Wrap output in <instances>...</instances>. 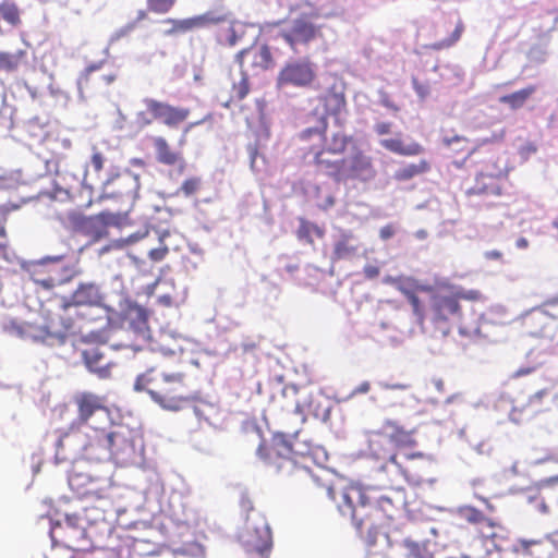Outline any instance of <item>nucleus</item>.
Here are the masks:
<instances>
[{
	"instance_id": "42",
	"label": "nucleus",
	"mask_w": 558,
	"mask_h": 558,
	"mask_svg": "<svg viewBox=\"0 0 558 558\" xmlns=\"http://www.w3.org/2000/svg\"><path fill=\"white\" fill-rule=\"evenodd\" d=\"M178 0H146L147 10L150 13L165 15L175 5Z\"/></svg>"
},
{
	"instance_id": "12",
	"label": "nucleus",
	"mask_w": 558,
	"mask_h": 558,
	"mask_svg": "<svg viewBox=\"0 0 558 558\" xmlns=\"http://www.w3.org/2000/svg\"><path fill=\"white\" fill-rule=\"evenodd\" d=\"M149 116L170 129H177L180 124L184 123L191 110L186 107L173 106L166 101H160L154 98H145L143 100Z\"/></svg>"
},
{
	"instance_id": "55",
	"label": "nucleus",
	"mask_w": 558,
	"mask_h": 558,
	"mask_svg": "<svg viewBox=\"0 0 558 558\" xmlns=\"http://www.w3.org/2000/svg\"><path fill=\"white\" fill-rule=\"evenodd\" d=\"M60 161H61V157H52L50 159H47L45 161V163H46V172L48 174L58 173Z\"/></svg>"
},
{
	"instance_id": "19",
	"label": "nucleus",
	"mask_w": 558,
	"mask_h": 558,
	"mask_svg": "<svg viewBox=\"0 0 558 558\" xmlns=\"http://www.w3.org/2000/svg\"><path fill=\"white\" fill-rule=\"evenodd\" d=\"M504 177L500 173L480 172L475 177L474 184L465 189L466 196L490 197L500 196L504 191Z\"/></svg>"
},
{
	"instance_id": "44",
	"label": "nucleus",
	"mask_w": 558,
	"mask_h": 558,
	"mask_svg": "<svg viewBox=\"0 0 558 558\" xmlns=\"http://www.w3.org/2000/svg\"><path fill=\"white\" fill-rule=\"evenodd\" d=\"M417 294L418 293H414L411 296L407 298V300L411 304L413 314L416 317L417 322L420 324H423V322L425 319V307H424L423 303L421 302Z\"/></svg>"
},
{
	"instance_id": "13",
	"label": "nucleus",
	"mask_w": 558,
	"mask_h": 558,
	"mask_svg": "<svg viewBox=\"0 0 558 558\" xmlns=\"http://www.w3.org/2000/svg\"><path fill=\"white\" fill-rule=\"evenodd\" d=\"M227 21L226 14H218L215 11H207L203 14L194 15L186 19H166L163 23L170 24L171 27L165 31L166 36H174L186 34L211 25H218Z\"/></svg>"
},
{
	"instance_id": "18",
	"label": "nucleus",
	"mask_w": 558,
	"mask_h": 558,
	"mask_svg": "<svg viewBox=\"0 0 558 558\" xmlns=\"http://www.w3.org/2000/svg\"><path fill=\"white\" fill-rule=\"evenodd\" d=\"M343 175L336 178V182L347 181L349 179H366L374 174L372 158L357 147L350 157L344 158Z\"/></svg>"
},
{
	"instance_id": "34",
	"label": "nucleus",
	"mask_w": 558,
	"mask_h": 558,
	"mask_svg": "<svg viewBox=\"0 0 558 558\" xmlns=\"http://www.w3.org/2000/svg\"><path fill=\"white\" fill-rule=\"evenodd\" d=\"M26 51L23 49L15 52L0 51V71L14 72L24 62Z\"/></svg>"
},
{
	"instance_id": "24",
	"label": "nucleus",
	"mask_w": 558,
	"mask_h": 558,
	"mask_svg": "<svg viewBox=\"0 0 558 558\" xmlns=\"http://www.w3.org/2000/svg\"><path fill=\"white\" fill-rule=\"evenodd\" d=\"M442 144L449 149L450 157L454 158L453 163L458 168H461L464 161L476 150L471 141L464 136H445Z\"/></svg>"
},
{
	"instance_id": "41",
	"label": "nucleus",
	"mask_w": 558,
	"mask_h": 558,
	"mask_svg": "<svg viewBox=\"0 0 558 558\" xmlns=\"http://www.w3.org/2000/svg\"><path fill=\"white\" fill-rule=\"evenodd\" d=\"M87 68H93V76L95 77L100 90L104 87H108L111 85L114 80L117 78V75L113 71L105 72L104 71V62H97L88 65Z\"/></svg>"
},
{
	"instance_id": "32",
	"label": "nucleus",
	"mask_w": 558,
	"mask_h": 558,
	"mask_svg": "<svg viewBox=\"0 0 558 558\" xmlns=\"http://www.w3.org/2000/svg\"><path fill=\"white\" fill-rule=\"evenodd\" d=\"M430 170V163L426 159H421L418 162L407 163L400 167L393 173V179L399 182H407L415 177L427 173Z\"/></svg>"
},
{
	"instance_id": "54",
	"label": "nucleus",
	"mask_w": 558,
	"mask_h": 558,
	"mask_svg": "<svg viewBox=\"0 0 558 558\" xmlns=\"http://www.w3.org/2000/svg\"><path fill=\"white\" fill-rule=\"evenodd\" d=\"M148 114L149 112L147 110L140 111L136 113V122L141 128L148 126L153 123V121H155V119H153V117H149Z\"/></svg>"
},
{
	"instance_id": "50",
	"label": "nucleus",
	"mask_w": 558,
	"mask_h": 558,
	"mask_svg": "<svg viewBox=\"0 0 558 558\" xmlns=\"http://www.w3.org/2000/svg\"><path fill=\"white\" fill-rule=\"evenodd\" d=\"M211 118H213L211 113H208V114H206L202 120L196 121V122L189 123V124L184 128V130H183V133H182V135H181V137H180V140H179V144H180V145H183V144L186 142V135H187V133H189V132H190L194 126L199 125V124H202V123H204V122H206V121H209V120H211Z\"/></svg>"
},
{
	"instance_id": "6",
	"label": "nucleus",
	"mask_w": 558,
	"mask_h": 558,
	"mask_svg": "<svg viewBox=\"0 0 558 558\" xmlns=\"http://www.w3.org/2000/svg\"><path fill=\"white\" fill-rule=\"evenodd\" d=\"M80 307L104 308L105 295L98 284L82 282L70 296L62 299L59 313L47 318L43 326L47 337L64 339L74 335L77 330V317Z\"/></svg>"
},
{
	"instance_id": "3",
	"label": "nucleus",
	"mask_w": 558,
	"mask_h": 558,
	"mask_svg": "<svg viewBox=\"0 0 558 558\" xmlns=\"http://www.w3.org/2000/svg\"><path fill=\"white\" fill-rule=\"evenodd\" d=\"M258 457L274 472L281 475L291 484H302L312 488H323L326 495L335 500V492L330 485L320 482L314 475L306 462L310 459L306 454H299L284 434H275L270 441H263L257 449Z\"/></svg>"
},
{
	"instance_id": "43",
	"label": "nucleus",
	"mask_w": 558,
	"mask_h": 558,
	"mask_svg": "<svg viewBox=\"0 0 558 558\" xmlns=\"http://www.w3.org/2000/svg\"><path fill=\"white\" fill-rule=\"evenodd\" d=\"M201 185H202V181L199 178H197V177L187 178L182 182L180 192L184 196H191V195L195 194L201 189Z\"/></svg>"
},
{
	"instance_id": "33",
	"label": "nucleus",
	"mask_w": 558,
	"mask_h": 558,
	"mask_svg": "<svg viewBox=\"0 0 558 558\" xmlns=\"http://www.w3.org/2000/svg\"><path fill=\"white\" fill-rule=\"evenodd\" d=\"M536 92V86L529 85L520 90L513 92L500 97L499 101L517 110L526 102V100Z\"/></svg>"
},
{
	"instance_id": "9",
	"label": "nucleus",
	"mask_w": 558,
	"mask_h": 558,
	"mask_svg": "<svg viewBox=\"0 0 558 558\" xmlns=\"http://www.w3.org/2000/svg\"><path fill=\"white\" fill-rule=\"evenodd\" d=\"M281 38L296 51L298 46H307L322 37V27L314 24L307 14L294 19L290 26L280 32Z\"/></svg>"
},
{
	"instance_id": "61",
	"label": "nucleus",
	"mask_w": 558,
	"mask_h": 558,
	"mask_svg": "<svg viewBox=\"0 0 558 558\" xmlns=\"http://www.w3.org/2000/svg\"><path fill=\"white\" fill-rule=\"evenodd\" d=\"M484 256L488 260H501L502 259V253L498 250L487 251V252H485Z\"/></svg>"
},
{
	"instance_id": "8",
	"label": "nucleus",
	"mask_w": 558,
	"mask_h": 558,
	"mask_svg": "<svg viewBox=\"0 0 558 558\" xmlns=\"http://www.w3.org/2000/svg\"><path fill=\"white\" fill-rule=\"evenodd\" d=\"M316 65L310 58H301L287 62L278 73V86L308 88L316 81Z\"/></svg>"
},
{
	"instance_id": "48",
	"label": "nucleus",
	"mask_w": 558,
	"mask_h": 558,
	"mask_svg": "<svg viewBox=\"0 0 558 558\" xmlns=\"http://www.w3.org/2000/svg\"><path fill=\"white\" fill-rule=\"evenodd\" d=\"M412 86L420 99L424 100L430 94V87L427 83L420 82L416 77L412 78Z\"/></svg>"
},
{
	"instance_id": "51",
	"label": "nucleus",
	"mask_w": 558,
	"mask_h": 558,
	"mask_svg": "<svg viewBox=\"0 0 558 558\" xmlns=\"http://www.w3.org/2000/svg\"><path fill=\"white\" fill-rule=\"evenodd\" d=\"M168 253V246L161 245L159 247L150 250L148 256L153 262H160L167 256Z\"/></svg>"
},
{
	"instance_id": "5",
	"label": "nucleus",
	"mask_w": 558,
	"mask_h": 558,
	"mask_svg": "<svg viewBox=\"0 0 558 558\" xmlns=\"http://www.w3.org/2000/svg\"><path fill=\"white\" fill-rule=\"evenodd\" d=\"M327 123L322 128H307L300 133V138L310 142L314 137L319 144H312L307 154L313 157L312 162L319 174L327 175L336 181V178L343 175L344 154L351 143L354 142L351 135L342 131L333 132L330 136L326 134Z\"/></svg>"
},
{
	"instance_id": "56",
	"label": "nucleus",
	"mask_w": 558,
	"mask_h": 558,
	"mask_svg": "<svg viewBox=\"0 0 558 558\" xmlns=\"http://www.w3.org/2000/svg\"><path fill=\"white\" fill-rule=\"evenodd\" d=\"M396 233V229L393 227V225H386L384 227L380 228L379 230V236L381 240H389L390 238H392Z\"/></svg>"
},
{
	"instance_id": "27",
	"label": "nucleus",
	"mask_w": 558,
	"mask_h": 558,
	"mask_svg": "<svg viewBox=\"0 0 558 558\" xmlns=\"http://www.w3.org/2000/svg\"><path fill=\"white\" fill-rule=\"evenodd\" d=\"M513 553L520 558H544L547 548L542 539H519L513 547Z\"/></svg>"
},
{
	"instance_id": "38",
	"label": "nucleus",
	"mask_w": 558,
	"mask_h": 558,
	"mask_svg": "<svg viewBox=\"0 0 558 558\" xmlns=\"http://www.w3.org/2000/svg\"><path fill=\"white\" fill-rule=\"evenodd\" d=\"M0 16L11 26H19L22 22L17 4L10 0L0 3Z\"/></svg>"
},
{
	"instance_id": "62",
	"label": "nucleus",
	"mask_w": 558,
	"mask_h": 558,
	"mask_svg": "<svg viewBox=\"0 0 558 558\" xmlns=\"http://www.w3.org/2000/svg\"><path fill=\"white\" fill-rule=\"evenodd\" d=\"M384 387L390 390H407L411 386L404 383L385 384Z\"/></svg>"
},
{
	"instance_id": "7",
	"label": "nucleus",
	"mask_w": 558,
	"mask_h": 558,
	"mask_svg": "<svg viewBox=\"0 0 558 558\" xmlns=\"http://www.w3.org/2000/svg\"><path fill=\"white\" fill-rule=\"evenodd\" d=\"M429 320L435 332L440 336H448L461 318V306L457 302V296L451 292L436 291L429 292Z\"/></svg>"
},
{
	"instance_id": "63",
	"label": "nucleus",
	"mask_w": 558,
	"mask_h": 558,
	"mask_svg": "<svg viewBox=\"0 0 558 558\" xmlns=\"http://www.w3.org/2000/svg\"><path fill=\"white\" fill-rule=\"evenodd\" d=\"M369 389L371 384L368 381H363L357 387H355L354 393H367Z\"/></svg>"
},
{
	"instance_id": "39",
	"label": "nucleus",
	"mask_w": 558,
	"mask_h": 558,
	"mask_svg": "<svg viewBox=\"0 0 558 558\" xmlns=\"http://www.w3.org/2000/svg\"><path fill=\"white\" fill-rule=\"evenodd\" d=\"M250 93L248 77L245 73L242 74L238 83H233L232 93L230 98L223 104L226 108H229L232 102L243 100Z\"/></svg>"
},
{
	"instance_id": "20",
	"label": "nucleus",
	"mask_w": 558,
	"mask_h": 558,
	"mask_svg": "<svg viewBox=\"0 0 558 558\" xmlns=\"http://www.w3.org/2000/svg\"><path fill=\"white\" fill-rule=\"evenodd\" d=\"M236 60L241 68L247 61L248 65L255 71H265L274 65V58L267 45L251 46L242 49L238 52Z\"/></svg>"
},
{
	"instance_id": "29",
	"label": "nucleus",
	"mask_w": 558,
	"mask_h": 558,
	"mask_svg": "<svg viewBox=\"0 0 558 558\" xmlns=\"http://www.w3.org/2000/svg\"><path fill=\"white\" fill-rule=\"evenodd\" d=\"M122 318L136 331L143 332L147 328V313L137 304H128L122 312Z\"/></svg>"
},
{
	"instance_id": "46",
	"label": "nucleus",
	"mask_w": 558,
	"mask_h": 558,
	"mask_svg": "<svg viewBox=\"0 0 558 558\" xmlns=\"http://www.w3.org/2000/svg\"><path fill=\"white\" fill-rule=\"evenodd\" d=\"M452 295L457 296V302L459 303L460 300H468V301H481L483 299V294L480 290H458L456 292H451Z\"/></svg>"
},
{
	"instance_id": "47",
	"label": "nucleus",
	"mask_w": 558,
	"mask_h": 558,
	"mask_svg": "<svg viewBox=\"0 0 558 558\" xmlns=\"http://www.w3.org/2000/svg\"><path fill=\"white\" fill-rule=\"evenodd\" d=\"M106 161L105 155L98 150L96 147L93 148V154L90 157V166L93 167L95 172H100L104 169Z\"/></svg>"
},
{
	"instance_id": "58",
	"label": "nucleus",
	"mask_w": 558,
	"mask_h": 558,
	"mask_svg": "<svg viewBox=\"0 0 558 558\" xmlns=\"http://www.w3.org/2000/svg\"><path fill=\"white\" fill-rule=\"evenodd\" d=\"M375 131L378 135L389 134L391 131V123L390 122H379L375 125Z\"/></svg>"
},
{
	"instance_id": "40",
	"label": "nucleus",
	"mask_w": 558,
	"mask_h": 558,
	"mask_svg": "<svg viewBox=\"0 0 558 558\" xmlns=\"http://www.w3.org/2000/svg\"><path fill=\"white\" fill-rule=\"evenodd\" d=\"M96 504L84 508L86 519L94 522L105 520V514L110 507L109 499L104 497H98Z\"/></svg>"
},
{
	"instance_id": "37",
	"label": "nucleus",
	"mask_w": 558,
	"mask_h": 558,
	"mask_svg": "<svg viewBox=\"0 0 558 558\" xmlns=\"http://www.w3.org/2000/svg\"><path fill=\"white\" fill-rule=\"evenodd\" d=\"M324 233V230L317 225H314L304 218H300V226L296 231L299 240L305 241L308 244H313L314 240L312 238V234H315L317 238H323Z\"/></svg>"
},
{
	"instance_id": "36",
	"label": "nucleus",
	"mask_w": 558,
	"mask_h": 558,
	"mask_svg": "<svg viewBox=\"0 0 558 558\" xmlns=\"http://www.w3.org/2000/svg\"><path fill=\"white\" fill-rule=\"evenodd\" d=\"M77 87L82 97H88L100 90L95 77L93 76V68H85L77 80Z\"/></svg>"
},
{
	"instance_id": "21",
	"label": "nucleus",
	"mask_w": 558,
	"mask_h": 558,
	"mask_svg": "<svg viewBox=\"0 0 558 558\" xmlns=\"http://www.w3.org/2000/svg\"><path fill=\"white\" fill-rule=\"evenodd\" d=\"M82 357L87 369L99 379H108L111 377L112 367L116 364L104 354L100 347L92 345L84 349L82 351Z\"/></svg>"
},
{
	"instance_id": "2",
	"label": "nucleus",
	"mask_w": 558,
	"mask_h": 558,
	"mask_svg": "<svg viewBox=\"0 0 558 558\" xmlns=\"http://www.w3.org/2000/svg\"><path fill=\"white\" fill-rule=\"evenodd\" d=\"M192 364L198 367L193 361L173 367L170 359H162L136 376L133 389L146 392L161 409L178 412L195 398L197 375L187 371Z\"/></svg>"
},
{
	"instance_id": "45",
	"label": "nucleus",
	"mask_w": 558,
	"mask_h": 558,
	"mask_svg": "<svg viewBox=\"0 0 558 558\" xmlns=\"http://www.w3.org/2000/svg\"><path fill=\"white\" fill-rule=\"evenodd\" d=\"M240 508L245 513V523L254 520V512H257L254 508L252 498L247 494H242L240 497Z\"/></svg>"
},
{
	"instance_id": "64",
	"label": "nucleus",
	"mask_w": 558,
	"mask_h": 558,
	"mask_svg": "<svg viewBox=\"0 0 558 558\" xmlns=\"http://www.w3.org/2000/svg\"><path fill=\"white\" fill-rule=\"evenodd\" d=\"M12 184L13 180L3 175L2 170L0 169V187H11Z\"/></svg>"
},
{
	"instance_id": "4",
	"label": "nucleus",
	"mask_w": 558,
	"mask_h": 558,
	"mask_svg": "<svg viewBox=\"0 0 558 558\" xmlns=\"http://www.w3.org/2000/svg\"><path fill=\"white\" fill-rule=\"evenodd\" d=\"M415 446L413 432L392 421L384 422L378 430L372 432L368 440L371 456L383 461L380 468L386 470L388 464H393L405 477L409 476V471L399 461V457L405 460L427 458L422 451H411Z\"/></svg>"
},
{
	"instance_id": "57",
	"label": "nucleus",
	"mask_w": 558,
	"mask_h": 558,
	"mask_svg": "<svg viewBox=\"0 0 558 558\" xmlns=\"http://www.w3.org/2000/svg\"><path fill=\"white\" fill-rule=\"evenodd\" d=\"M363 271L368 279H374L379 276V268L375 265H366Z\"/></svg>"
},
{
	"instance_id": "10",
	"label": "nucleus",
	"mask_w": 558,
	"mask_h": 558,
	"mask_svg": "<svg viewBox=\"0 0 558 558\" xmlns=\"http://www.w3.org/2000/svg\"><path fill=\"white\" fill-rule=\"evenodd\" d=\"M25 271L35 284L46 291H51L70 281V277L63 276L60 266L46 259L28 264Z\"/></svg>"
},
{
	"instance_id": "49",
	"label": "nucleus",
	"mask_w": 558,
	"mask_h": 558,
	"mask_svg": "<svg viewBox=\"0 0 558 558\" xmlns=\"http://www.w3.org/2000/svg\"><path fill=\"white\" fill-rule=\"evenodd\" d=\"M354 253V248L348 244L347 240H341L335 245V255L337 258H343Z\"/></svg>"
},
{
	"instance_id": "26",
	"label": "nucleus",
	"mask_w": 558,
	"mask_h": 558,
	"mask_svg": "<svg viewBox=\"0 0 558 558\" xmlns=\"http://www.w3.org/2000/svg\"><path fill=\"white\" fill-rule=\"evenodd\" d=\"M384 282L395 287L405 298H409L412 294L420 293V292H425V293L434 292V288L432 286L421 284L416 279H414L412 277L388 276L384 279Z\"/></svg>"
},
{
	"instance_id": "1",
	"label": "nucleus",
	"mask_w": 558,
	"mask_h": 558,
	"mask_svg": "<svg viewBox=\"0 0 558 558\" xmlns=\"http://www.w3.org/2000/svg\"><path fill=\"white\" fill-rule=\"evenodd\" d=\"M404 501L403 488H391L379 496L376 501H371L365 489L351 484L342 489L338 509L342 515L350 518L359 535L373 545L379 529L393 519Z\"/></svg>"
},
{
	"instance_id": "16",
	"label": "nucleus",
	"mask_w": 558,
	"mask_h": 558,
	"mask_svg": "<svg viewBox=\"0 0 558 558\" xmlns=\"http://www.w3.org/2000/svg\"><path fill=\"white\" fill-rule=\"evenodd\" d=\"M345 90L344 81L333 75L332 82L318 98L326 116L338 117L347 110Z\"/></svg>"
},
{
	"instance_id": "17",
	"label": "nucleus",
	"mask_w": 558,
	"mask_h": 558,
	"mask_svg": "<svg viewBox=\"0 0 558 558\" xmlns=\"http://www.w3.org/2000/svg\"><path fill=\"white\" fill-rule=\"evenodd\" d=\"M73 404L76 407L77 420L85 424L98 412H108L107 398L92 391H81L74 395Z\"/></svg>"
},
{
	"instance_id": "11",
	"label": "nucleus",
	"mask_w": 558,
	"mask_h": 558,
	"mask_svg": "<svg viewBox=\"0 0 558 558\" xmlns=\"http://www.w3.org/2000/svg\"><path fill=\"white\" fill-rule=\"evenodd\" d=\"M458 515L465 522L477 527L482 537L496 542L499 532L505 531L500 520L490 517L477 508L465 505L458 508Z\"/></svg>"
},
{
	"instance_id": "28",
	"label": "nucleus",
	"mask_w": 558,
	"mask_h": 558,
	"mask_svg": "<svg viewBox=\"0 0 558 558\" xmlns=\"http://www.w3.org/2000/svg\"><path fill=\"white\" fill-rule=\"evenodd\" d=\"M403 558H435L428 541H414L407 537L401 543Z\"/></svg>"
},
{
	"instance_id": "60",
	"label": "nucleus",
	"mask_w": 558,
	"mask_h": 558,
	"mask_svg": "<svg viewBox=\"0 0 558 558\" xmlns=\"http://www.w3.org/2000/svg\"><path fill=\"white\" fill-rule=\"evenodd\" d=\"M477 499L481 500L485 506V513L494 517V513L496 512V507L485 497L477 496Z\"/></svg>"
},
{
	"instance_id": "23",
	"label": "nucleus",
	"mask_w": 558,
	"mask_h": 558,
	"mask_svg": "<svg viewBox=\"0 0 558 558\" xmlns=\"http://www.w3.org/2000/svg\"><path fill=\"white\" fill-rule=\"evenodd\" d=\"M114 434L104 429H95L84 446V456L92 461H100L111 451Z\"/></svg>"
},
{
	"instance_id": "59",
	"label": "nucleus",
	"mask_w": 558,
	"mask_h": 558,
	"mask_svg": "<svg viewBox=\"0 0 558 558\" xmlns=\"http://www.w3.org/2000/svg\"><path fill=\"white\" fill-rule=\"evenodd\" d=\"M20 208L19 204L8 203V204H1L0 205V215L5 218V216Z\"/></svg>"
},
{
	"instance_id": "14",
	"label": "nucleus",
	"mask_w": 558,
	"mask_h": 558,
	"mask_svg": "<svg viewBox=\"0 0 558 558\" xmlns=\"http://www.w3.org/2000/svg\"><path fill=\"white\" fill-rule=\"evenodd\" d=\"M119 216L102 211L94 216H80L74 220L75 229L92 242H98L108 235V228L117 225Z\"/></svg>"
},
{
	"instance_id": "35",
	"label": "nucleus",
	"mask_w": 558,
	"mask_h": 558,
	"mask_svg": "<svg viewBox=\"0 0 558 558\" xmlns=\"http://www.w3.org/2000/svg\"><path fill=\"white\" fill-rule=\"evenodd\" d=\"M464 29V23L462 22V20H458L449 37L435 41L428 45L427 48L434 51L450 49L461 39Z\"/></svg>"
},
{
	"instance_id": "22",
	"label": "nucleus",
	"mask_w": 558,
	"mask_h": 558,
	"mask_svg": "<svg viewBox=\"0 0 558 558\" xmlns=\"http://www.w3.org/2000/svg\"><path fill=\"white\" fill-rule=\"evenodd\" d=\"M153 146L155 150L156 160L163 166L178 167L180 172H183L186 168V161L183 153L175 150L166 137L158 135L154 136Z\"/></svg>"
},
{
	"instance_id": "52",
	"label": "nucleus",
	"mask_w": 558,
	"mask_h": 558,
	"mask_svg": "<svg viewBox=\"0 0 558 558\" xmlns=\"http://www.w3.org/2000/svg\"><path fill=\"white\" fill-rule=\"evenodd\" d=\"M48 196L54 201H65L70 197V191L64 187L56 186L51 192L48 193Z\"/></svg>"
},
{
	"instance_id": "53",
	"label": "nucleus",
	"mask_w": 558,
	"mask_h": 558,
	"mask_svg": "<svg viewBox=\"0 0 558 558\" xmlns=\"http://www.w3.org/2000/svg\"><path fill=\"white\" fill-rule=\"evenodd\" d=\"M148 10H138L137 11V14H136V19L134 22L132 23H129L128 25L124 26L123 28V32L124 33H129V32H132L136 26H137V23H140L141 21H144L148 17Z\"/></svg>"
},
{
	"instance_id": "31",
	"label": "nucleus",
	"mask_w": 558,
	"mask_h": 558,
	"mask_svg": "<svg viewBox=\"0 0 558 558\" xmlns=\"http://www.w3.org/2000/svg\"><path fill=\"white\" fill-rule=\"evenodd\" d=\"M380 145L397 155L400 156H417L424 153V147L416 142L409 145H404L400 138H385L380 141Z\"/></svg>"
},
{
	"instance_id": "30",
	"label": "nucleus",
	"mask_w": 558,
	"mask_h": 558,
	"mask_svg": "<svg viewBox=\"0 0 558 558\" xmlns=\"http://www.w3.org/2000/svg\"><path fill=\"white\" fill-rule=\"evenodd\" d=\"M130 173L117 174L112 179H108L106 182V191L110 195H117L119 197L132 198L133 187L131 184Z\"/></svg>"
},
{
	"instance_id": "25",
	"label": "nucleus",
	"mask_w": 558,
	"mask_h": 558,
	"mask_svg": "<svg viewBox=\"0 0 558 558\" xmlns=\"http://www.w3.org/2000/svg\"><path fill=\"white\" fill-rule=\"evenodd\" d=\"M227 15V21L221 23L220 26L215 31V39L218 45L223 47H234L243 36V31L241 24L231 19L230 14L225 13Z\"/></svg>"
},
{
	"instance_id": "15",
	"label": "nucleus",
	"mask_w": 558,
	"mask_h": 558,
	"mask_svg": "<svg viewBox=\"0 0 558 558\" xmlns=\"http://www.w3.org/2000/svg\"><path fill=\"white\" fill-rule=\"evenodd\" d=\"M250 533L248 544L260 556L267 555L272 547V536L268 522L260 512H254V520L245 523Z\"/></svg>"
}]
</instances>
